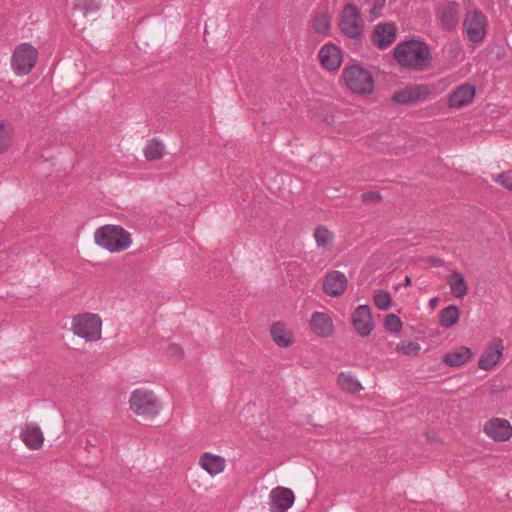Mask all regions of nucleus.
<instances>
[{
    "label": "nucleus",
    "instance_id": "6e6552de",
    "mask_svg": "<svg viewBox=\"0 0 512 512\" xmlns=\"http://www.w3.org/2000/svg\"><path fill=\"white\" fill-rule=\"evenodd\" d=\"M434 88L428 84H414L395 91L392 101L400 105H412L425 101L433 93Z\"/></svg>",
    "mask_w": 512,
    "mask_h": 512
},
{
    "label": "nucleus",
    "instance_id": "6ab92c4d",
    "mask_svg": "<svg viewBox=\"0 0 512 512\" xmlns=\"http://www.w3.org/2000/svg\"><path fill=\"white\" fill-rule=\"evenodd\" d=\"M199 466L213 477L224 471L226 460L220 455L205 452L199 458Z\"/></svg>",
    "mask_w": 512,
    "mask_h": 512
},
{
    "label": "nucleus",
    "instance_id": "f257e3e1",
    "mask_svg": "<svg viewBox=\"0 0 512 512\" xmlns=\"http://www.w3.org/2000/svg\"><path fill=\"white\" fill-rule=\"evenodd\" d=\"M393 57L401 67L414 71L426 69L431 62L428 45L416 39L398 43L393 50Z\"/></svg>",
    "mask_w": 512,
    "mask_h": 512
},
{
    "label": "nucleus",
    "instance_id": "b1692460",
    "mask_svg": "<svg viewBox=\"0 0 512 512\" xmlns=\"http://www.w3.org/2000/svg\"><path fill=\"white\" fill-rule=\"evenodd\" d=\"M472 357L470 348L461 346L453 351L446 353L443 357V362L451 367L462 366L467 363Z\"/></svg>",
    "mask_w": 512,
    "mask_h": 512
},
{
    "label": "nucleus",
    "instance_id": "f704fd0d",
    "mask_svg": "<svg viewBox=\"0 0 512 512\" xmlns=\"http://www.w3.org/2000/svg\"><path fill=\"white\" fill-rule=\"evenodd\" d=\"M384 326L391 332H399L402 329V321L395 314H388L384 320Z\"/></svg>",
    "mask_w": 512,
    "mask_h": 512
},
{
    "label": "nucleus",
    "instance_id": "ddd939ff",
    "mask_svg": "<svg viewBox=\"0 0 512 512\" xmlns=\"http://www.w3.org/2000/svg\"><path fill=\"white\" fill-rule=\"evenodd\" d=\"M295 497L292 490L278 486L270 491L269 507L271 512H285L294 503Z\"/></svg>",
    "mask_w": 512,
    "mask_h": 512
},
{
    "label": "nucleus",
    "instance_id": "2f4dec72",
    "mask_svg": "<svg viewBox=\"0 0 512 512\" xmlns=\"http://www.w3.org/2000/svg\"><path fill=\"white\" fill-rule=\"evenodd\" d=\"M420 350V345L414 341H401L396 346V351L405 356H417Z\"/></svg>",
    "mask_w": 512,
    "mask_h": 512
},
{
    "label": "nucleus",
    "instance_id": "2eb2a0df",
    "mask_svg": "<svg viewBox=\"0 0 512 512\" xmlns=\"http://www.w3.org/2000/svg\"><path fill=\"white\" fill-rule=\"evenodd\" d=\"M483 431L498 442L507 441L512 437V426L507 420L501 418H493L486 422Z\"/></svg>",
    "mask_w": 512,
    "mask_h": 512
},
{
    "label": "nucleus",
    "instance_id": "7c9ffc66",
    "mask_svg": "<svg viewBox=\"0 0 512 512\" xmlns=\"http://www.w3.org/2000/svg\"><path fill=\"white\" fill-rule=\"evenodd\" d=\"M100 6V3L95 0H76L74 3V9L81 11L84 16L96 13Z\"/></svg>",
    "mask_w": 512,
    "mask_h": 512
},
{
    "label": "nucleus",
    "instance_id": "9b49d317",
    "mask_svg": "<svg viewBox=\"0 0 512 512\" xmlns=\"http://www.w3.org/2000/svg\"><path fill=\"white\" fill-rule=\"evenodd\" d=\"M436 16L443 29H454L459 23V4L455 1L441 3L436 9Z\"/></svg>",
    "mask_w": 512,
    "mask_h": 512
},
{
    "label": "nucleus",
    "instance_id": "58836bf2",
    "mask_svg": "<svg viewBox=\"0 0 512 512\" xmlns=\"http://www.w3.org/2000/svg\"><path fill=\"white\" fill-rule=\"evenodd\" d=\"M429 262H430L433 266H435V267H441V266H443V265H444L443 260H442V259H440V258L431 257V258L429 259Z\"/></svg>",
    "mask_w": 512,
    "mask_h": 512
},
{
    "label": "nucleus",
    "instance_id": "a211bd4d",
    "mask_svg": "<svg viewBox=\"0 0 512 512\" xmlns=\"http://www.w3.org/2000/svg\"><path fill=\"white\" fill-rule=\"evenodd\" d=\"M311 331L320 337H329L334 332L331 317L324 312H314L309 321Z\"/></svg>",
    "mask_w": 512,
    "mask_h": 512
},
{
    "label": "nucleus",
    "instance_id": "423d86ee",
    "mask_svg": "<svg viewBox=\"0 0 512 512\" xmlns=\"http://www.w3.org/2000/svg\"><path fill=\"white\" fill-rule=\"evenodd\" d=\"M130 409L138 416L153 418L161 408L159 399L153 391L139 388L131 393Z\"/></svg>",
    "mask_w": 512,
    "mask_h": 512
},
{
    "label": "nucleus",
    "instance_id": "4468645a",
    "mask_svg": "<svg viewBox=\"0 0 512 512\" xmlns=\"http://www.w3.org/2000/svg\"><path fill=\"white\" fill-rule=\"evenodd\" d=\"M504 345L500 338L493 339L482 353L478 366L482 370L489 371L500 361L503 355Z\"/></svg>",
    "mask_w": 512,
    "mask_h": 512
},
{
    "label": "nucleus",
    "instance_id": "c756f323",
    "mask_svg": "<svg viewBox=\"0 0 512 512\" xmlns=\"http://www.w3.org/2000/svg\"><path fill=\"white\" fill-rule=\"evenodd\" d=\"M331 26V16L329 13H321L312 21V28L318 34H327Z\"/></svg>",
    "mask_w": 512,
    "mask_h": 512
},
{
    "label": "nucleus",
    "instance_id": "a19ab883",
    "mask_svg": "<svg viewBox=\"0 0 512 512\" xmlns=\"http://www.w3.org/2000/svg\"><path fill=\"white\" fill-rule=\"evenodd\" d=\"M411 282H412L411 278L409 276H406L403 285L404 286H409V285H411Z\"/></svg>",
    "mask_w": 512,
    "mask_h": 512
},
{
    "label": "nucleus",
    "instance_id": "ea45409f",
    "mask_svg": "<svg viewBox=\"0 0 512 512\" xmlns=\"http://www.w3.org/2000/svg\"><path fill=\"white\" fill-rule=\"evenodd\" d=\"M437 303H438V298L435 297V298H432L430 301H429V306L431 309H435V307L437 306Z\"/></svg>",
    "mask_w": 512,
    "mask_h": 512
},
{
    "label": "nucleus",
    "instance_id": "cd10ccee",
    "mask_svg": "<svg viewBox=\"0 0 512 512\" xmlns=\"http://www.w3.org/2000/svg\"><path fill=\"white\" fill-rule=\"evenodd\" d=\"M165 147L158 139H151L144 148V156L148 161L161 159L164 156Z\"/></svg>",
    "mask_w": 512,
    "mask_h": 512
},
{
    "label": "nucleus",
    "instance_id": "4c0bfd02",
    "mask_svg": "<svg viewBox=\"0 0 512 512\" xmlns=\"http://www.w3.org/2000/svg\"><path fill=\"white\" fill-rule=\"evenodd\" d=\"M168 351H169L170 355L176 356L178 358H182L184 355V351H183L182 347H180L177 344H171L169 346Z\"/></svg>",
    "mask_w": 512,
    "mask_h": 512
},
{
    "label": "nucleus",
    "instance_id": "9d476101",
    "mask_svg": "<svg viewBox=\"0 0 512 512\" xmlns=\"http://www.w3.org/2000/svg\"><path fill=\"white\" fill-rule=\"evenodd\" d=\"M397 27L393 22L377 24L371 34V42L380 50L390 47L396 40Z\"/></svg>",
    "mask_w": 512,
    "mask_h": 512
},
{
    "label": "nucleus",
    "instance_id": "c85d7f7f",
    "mask_svg": "<svg viewBox=\"0 0 512 512\" xmlns=\"http://www.w3.org/2000/svg\"><path fill=\"white\" fill-rule=\"evenodd\" d=\"M314 238L319 248L327 250L332 245L334 235L325 226H318L314 231Z\"/></svg>",
    "mask_w": 512,
    "mask_h": 512
},
{
    "label": "nucleus",
    "instance_id": "a878e982",
    "mask_svg": "<svg viewBox=\"0 0 512 512\" xmlns=\"http://www.w3.org/2000/svg\"><path fill=\"white\" fill-rule=\"evenodd\" d=\"M337 384L341 390L351 394H355L363 388L361 383L351 373L345 372H341L338 375Z\"/></svg>",
    "mask_w": 512,
    "mask_h": 512
},
{
    "label": "nucleus",
    "instance_id": "e433bc0d",
    "mask_svg": "<svg viewBox=\"0 0 512 512\" xmlns=\"http://www.w3.org/2000/svg\"><path fill=\"white\" fill-rule=\"evenodd\" d=\"M362 201L363 202H379L381 200V196L379 193L377 192H366V193H363L362 196Z\"/></svg>",
    "mask_w": 512,
    "mask_h": 512
},
{
    "label": "nucleus",
    "instance_id": "f03ea898",
    "mask_svg": "<svg viewBox=\"0 0 512 512\" xmlns=\"http://www.w3.org/2000/svg\"><path fill=\"white\" fill-rule=\"evenodd\" d=\"M94 240L97 245L109 252H121L132 243L131 234L119 225H104L96 229Z\"/></svg>",
    "mask_w": 512,
    "mask_h": 512
},
{
    "label": "nucleus",
    "instance_id": "5701e85b",
    "mask_svg": "<svg viewBox=\"0 0 512 512\" xmlns=\"http://www.w3.org/2000/svg\"><path fill=\"white\" fill-rule=\"evenodd\" d=\"M447 284L451 294L456 298L462 299L468 293V283L458 271H453L447 276Z\"/></svg>",
    "mask_w": 512,
    "mask_h": 512
},
{
    "label": "nucleus",
    "instance_id": "f3484780",
    "mask_svg": "<svg viewBox=\"0 0 512 512\" xmlns=\"http://www.w3.org/2000/svg\"><path fill=\"white\" fill-rule=\"evenodd\" d=\"M321 65L327 71H337L342 64L341 49L332 44H325L319 51Z\"/></svg>",
    "mask_w": 512,
    "mask_h": 512
},
{
    "label": "nucleus",
    "instance_id": "72a5a7b5",
    "mask_svg": "<svg viewBox=\"0 0 512 512\" xmlns=\"http://www.w3.org/2000/svg\"><path fill=\"white\" fill-rule=\"evenodd\" d=\"M385 6L386 0H374L372 2L371 8L369 9V20L373 22L379 17H381Z\"/></svg>",
    "mask_w": 512,
    "mask_h": 512
},
{
    "label": "nucleus",
    "instance_id": "1a4fd4ad",
    "mask_svg": "<svg viewBox=\"0 0 512 512\" xmlns=\"http://www.w3.org/2000/svg\"><path fill=\"white\" fill-rule=\"evenodd\" d=\"M463 27L470 41L480 43L486 35V17L478 10L468 11Z\"/></svg>",
    "mask_w": 512,
    "mask_h": 512
},
{
    "label": "nucleus",
    "instance_id": "393cba45",
    "mask_svg": "<svg viewBox=\"0 0 512 512\" xmlns=\"http://www.w3.org/2000/svg\"><path fill=\"white\" fill-rule=\"evenodd\" d=\"M460 318V310L456 305H449L439 313V324L444 328L455 326Z\"/></svg>",
    "mask_w": 512,
    "mask_h": 512
},
{
    "label": "nucleus",
    "instance_id": "4be33fe9",
    "mask_svg": "<svg viewBox=\"0 0 512 512\" xmlns=\"http://www.w3.org/2000/svg\"><path fill=\"white\" fill-rule=\"evenodd\" d=\"M272 340L281 348H287L293 343V333L282 322H276L271 326Z\"/></svg>",
    "mask_w": 512,
    "mask_h": 512
},
{
    "label": "nucleus",
    "instance_id": "412c9836",
    "mask_svg": "<svg viewBox=\"0 0 512 512\" xmlns=\"http://www.w3.org/2000/svg\"><path fill=\"white\" fill-rule=\"evenodd\" d=\"M21 439L29 449H39L44 442V435L35 423L26 424L21 431Z\"/></svg>",
    "mask_w": 512,
    "mask_h": 512
},
{
    "label": "nucleus",
    "instance_id": "7ed1b4c3",
    "mask_svg": "<svg viewBox=\"0 0 512 512\" xmlns=\"http://www.w3.org/2000/svg\"><path fill=\"white\" fill-rule=\"evenodd\" d=\"M342 78L346 87L355 94L366 95L374 90L372 73L359 64L344 67Z\"/></svg>",
    "mask_w": 512,
    "mask_h": 512
},
{
    "label": "nucleus",
    "instance_id": "aec40b11",
    "mask_svg": "<svg viewBox=\"0 0 512 512\" xmlns=\"http://www.w3.org/2000/svg\"><path fill=\"white\" fill-rule=\"evenodd\" d=\"M475 97V87L470 84H462L450 95L448 104L451 108H462Z\"/></svg>",
    "mask_w": 512,
    "mask_h": 512
},
{
    "label": "nucleus",
    "instance_id": "f8f14e48",
    "mask_svg": "<svg viewBox=\"0 0 512 512\" xmlns=\"http://www.w3.org/2000/svg\"><path fill=\"white\" fill-rule=\"evenodd\" d=\"M352 325L358 335L366 337L374 329L371 310L368 305H359L351 316Z\"/></svg>",
    "mask_w": 512,
    "mask_h": 512
},
{
    "label": "nucleus",
    "instance_id": "39448f33",
    "mask_svg": "<svg viewBox=\"0 0 512 512\" xmlns=\"http://www.w3.org/2000/svg\"><path fill=\"white\" fill-rule=\"evenodd\" d=\"M339 29L348 38L359 40L364 32L365 22L360 9L353 3L345 4L339 18Z\"/></svg>",
    "mask_w": 512,
    "mask_h": 512
},
{
    "label": "nucleus",
    "instance_id": "0eeeda50",
    "mask_svg": "<svg viewBox=\"0 0 512 512\" xmlns=\"http://www.w3.org/2000/svg\"><path fill=\"white\" fill-rule=\"evenodd\" d=\"M37 59V49L29 43H22L13 52L11 66L17 75H27L36 65Z\"/></svg>",
    "mask_w": 512,
    "mask_h": 512
},
{
    "label": "nucleus",
    "instance_id": "c9c22d12",
    "mask_svg": "<svg viewBox=\"0 0 512 512\" xmlns=\"http://www.w3.org/2000/svg\"><path fill=\"white\" fill-rule=\"evenodd\" d=\"M492 178L495 182L499 183L506 189L512 191V172H504L500 174L493 175Z\"/></svg>",
    "mask_w": 512,
    "mask_h": 512
},
{
    "label": "nucleus",
    "instance_id": "473e14b6",
    "mask_svg": "<svg viewBox=\"0 0 512 512\" xmlns=\"http://www.w3.org/2000/svg\"><path fill=\"white\" fill-rule=\"evenodd\" d=\"M391 296L387 291L381 290L374 295V303L380 310H387L391 306Z\"/></svg>",
    "mask_w": 512,
    "mask_h": 512
},
{
    "label": "nucleus",
    "instance_id": "dca6fc26",
    "mask_svg": "<svg viewBox=\"0 0 512 512\" xmlns=\"http://www.w3.org/2000/svg\"><path fill=\"white\" fill-rule=\"evenodd\" d=\"M348 279L346 275L340 271L329 272L323 282V291L330 297L341 296L347 287Z\"/></svg>",
    "mask_w": 512,
    "mask_h": 512
},
{
    "label": "nucleus",
    "instance_id": "20e7f679",
    "mask_svg": "<svg viewBox=\"0 0 512 512\" xmlns=\"http://www.w3.org/2000/svg\"><path fill=\"white\" fill-rule=\"evenodd\" d=\"M72 332L87 342L101 339L102 319L98 314L82 313L75 315L71 323Z\"/></svg>",
    "mask_w": 512,
    "mask_h": 512
},
{
    "label": "nucleus",
    "instance_id": "bb28decb",
    "mask_svg": "<svg viewBox=\"0 0 512 512\" xmlns=\"http://www.w3.org/2000/svg\"><path fill=\"white\" fill-rule=\"evenodd\" d=\"M13 131L11 122L5 119L0 120V155L9 149Z\"/></svg>",
    "mask_w": 512,
    "mask_h": 512
}]
</instances>
